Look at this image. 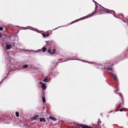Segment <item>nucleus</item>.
<instances>
[{
  "instance_id": "1",
  "label": "nucleus",
  "mask_w": 128,
  "mask_h": 128,
  "mask_svg": "<svg viewBox=\"0 0 128 128\" xmlns=\"http://www.w3.org/2000/svg\"><path fill=\"white\" fill-rule=\"evenodd\" d=\"M99 9H98V10L100 12L101 14L103 13L104 12H106L107 13H111L112 14H114L115 12L113 10H110L108 9L105 8L102 6H100L99 8Z\"/></svg>"
},
{
  "instance_id": "2",
  "label": "nucleus",
  "mask_w": 128,
  "mask_h": 128,
  "mask_svg": "<svg viewBox=\"0 0 128 128\" xmlns=\"http://www.w3.org/2000/svg\"><path fill=\"white\" fill-rule=\"evenodd\" d=\"M110 74L113 77V78H114L115 80L117 81L118 80L115 74L111 72H110Z\"/></svg>"
},
{
  "instance_id": "3",
  "label": "nucleus",
  "mask_w": 128,
  "mask_h": 128,
  "mask_svg": "<svg viewBox=\"0 0 128 128\" xmlns=\"http://www.w3.org/2000/svg\"><path fill=\"white\" fill-rule=\"evenodd\" d=\"M6 49L7 50H10L12 48V45L10 44H6Z\"/></svg>"
},
{
  "instance_id": "4",
  "label": "nucleus",
  "mask_w": 128,
  "mask_h": 128,
  "mask_svg": "<svg viewBox=\"0 0 128 128\" xmlns=\"http://www.w3.org/2000/svg\"><path fill=\"white\" fill-rule=\"evenodd\" d=\"M88 63L95 64L96 65V67H98L100 66L101 65V64H98L95 62H89Z\"/></svg>"
},
{
  "instance_id": "5",
  "label": "nucleus",
  "mask_w": 128,
  "mask_h": 128,
  "mask_svg": "<svg viewBox=\"0 0 128 128\" xmlns=\"http://www.w3.org/2000/svg\"><path fill=\"white\" fill-rule=\"evenodd\" d=\"M40 122H44L46 121L45 119L43 118H38Z\"/></svg>"
},
{
  "instance_id": "6",
  "label": "nucleus",
  "mask_w": 128,
  "mask_h": 128,
  "mask_svg": "<svg viewBox=\"0 0 128 128\" xmlns=\"http://www.w3.org/2000/svg\"><path fill=\"white\" fill-rule=\"evenodd\" d=\"M42 89L44 90L46 88V86L44 84L43 85H42Z\"/></svg>"
},
{
  "instance_id": "7",
  "label": "nucleus",
  "mask_w": 128,
  "mask_h": 128,
  "mask_svg": "<svg viewBox=\"0 0 128 128\" xmlns=\"http://www.w3.org/2000/svg\"><path fill=\"white\" fill-rule=\"evenodd\" d=\"M79 125L81 126L82 128H87L88 127V126H87L84 124H79Z\"/></svg>"
},
{
  "instance_id": "8",
  "label": "nucleus",
  "mask_w": 128,
  "mask_h": 128,
  "mask_svg": "<svg viewBox=\"0 0 128 128\" xmlns=\"http://www.w3.org/2000/svg\"><path fill=\"white\" fill-rule=\"evenodd\" d=\"M49 118L54 121H56L57 120L55 118L52 116H50Z\"/></svg>"
},
{
  "instance_id": "9",
  "label": "nucleus",
  "mask_w": 128,
  "mask_h": 128,
  "mask_svg": "<svg viewBox=\"0 0 128 128\" xmlns=\"http://www.w3.org/2000/svg\"><path fill=\"white\" fill-rule=\"evenodd\" d=\"M46 48L45 47H44L42 48V50L43 52H44L46 51Z\"/></svg>"
},
{
  "instance_id": "10",
  "label": "nucleus",
  "mask_w": 128,
  "mask_h": 128,
  "mask_svg": "<svg viewBox=\"0 0 128 128\" xmlns=\"http://www.w3.org/2000/svg\"><path fill=\"white\" fill-rule=\"evenodd\" d=\"M28 66V65L27 64H24L23 66L22 67L24 68H26Z\"/></svg>"
},
{
  "instance_id": "11",
  "label": "nucleus",
  "mask_w": 128,
  "mask_h": 128,
  "mask_svg": "<svg viewBox=\"0 0 128 128\" xmlns=\"http://www.w3.org/2000/svg\"><path fill=\"white\" fill-rule=\"evenodd\" d=\"M15 114H16V116L17 117H18L19 116V113L18 112H16V113H15Z\"/></svg>"
},
{
  "instance_id": "12",
  "label": "nucleus",
  "mask_w": 128,
  "mask_h": 128,
  "mask_svg": "<svg viewBox=\"0 0 128 128\" xmlns=\"http://www.w3.org/2000/svg\"><path fill=\"white\" fill-rule=\"evenodd\" d=\"M38 116H34L33 117V118L34 120H38Z\"/></svg>"
},
{
  "instance_id": "13",
  "label": "nucleus",
  "mask_w": 128,
  "mask_h": 128,
  "mask_svg": "<svg viewBox=\"0 0 128 128\" xmlns=\"http://www.w3.org/2000/svg\"><path fill=\"white\" fill-rule=\"evenodd\" d=\"M42 100L43 103H45L46 102V99L44 97H43L42 98Z\"/></svg>"
},
{
  "instance_id": "14",
  "label": "nucleus",
  "mask_w": 128,
  "mask_h": 128,
  "mask_svg": "<svg viewBox=\"0 0 128 128\" xmlns=\"http://www.w3.org/2000/svg\"><path fill=\"white\" fill-rule=\"evenodd\" d=\"M43 81L45 82H48V81L46 78L44 79L43 80Z\"/></svg>"
},
{
  "instance_id": "15",
  "label": "nucleus",
  "mask_w": 128,
  "mask_h": 128,
  "mask_svg": "<svg viewBox=\"0 0 128 128\" xmlns=\"http://www.w3.org/2000/svg\"><path fill=\"white\" fill-rule=\"evenodd\" d=\"M48 53H50L51 54H52V53L51 52V51L50 50H48Z\"/></svg>"
},
{
  "instance_id": "16",
  "label": "nucleus",
  "mask_w": 128,
  "mask_h": 128,
  "mask_svg": "<svg viewBox=\"0 0 128 128\" xmlns=\"http://www.w3.org/2000/svg\"><path fill=\"white\" fill-rule=\"evenodd\" d=\"M41 51V50L39 49L37 50H35V51H34V52H39L40 51Z\"/></svg>"
},
{
  "instance_id": "17",
  "label": "nucleus",
  "mask_w": 128,
  "mask_h": 128,
  "mask_svg": "<svg viewBox=\"0 0 128 128\" xmlns=\"http://www.w3.org/2000/svg\"><path fill=\"white\" fill-rule=\"evenodd\" d=\"M11 45H12V46H15V43L14 42H12L11 44H10Z\"/></svg>"
},
{
  "instance_id": "18",
  "label": "nucleus",
  "mask_w": 128,
  "mask_h": 128,
  "mask_svg": "<svg viewBox=\"0 0 128 128\" xmlns=\"http://www.w3.org/2000/svg\"><path fill=\"white\" fill-rule=\"evenodd\" d=\"M84 18V17L82 18H80L79 19H79H80V20H82V19H84V18ZM78 20V19L77 20H75L74 21V22H76V20Z\"/></svg>"
},
{
  "instance_id": "19",
  "label": "nucleus",
  "mask_w": 128,
  "mask_h": 128,
  "mask_svg": "<svg viewBox=\"0 0 128 128\" xmlns=\"http://www.w3.org/2000/svg\"><path fill=\"white\" fill-rule=\"evenodd\" d=\"M53 52H52V54L55 53L56 52V50L55 49H54L53 50Z\"/></svg>"
},
{
  "instance_id": "20",
  "label": "nucleus",
  "mask_w": 128,
  "mask_h": 128,
  "mask_svg": "<svg viewBox=\"0 0 128 128\" xmlns=\"http://www.w3.org/2000/svg\"><path fill=\"white\" fill-rule=\"evenodd\" d=\"M39 84H42V85H43V84H44V83L43 82H39Z\"/></svg>"
},
{
  "instance_id": "21",
  "label": "nucleus",
  "mask_w": 128,
  "mask_h": 128,
  "mask_svg": "<svg viewBox=\"0 0 128 128\" xmlns=\"http://www.w3.org/2000/svg\"><path fill=\"white\" fill-rule=\"evenodd\" d=\"M42 35L44 38H45L46 37V34H42Z\"/></svg>"
},
{
  "instance_id": "22",
  "label": "nucleus",
  "mask_w": 128,
  "mask_h": 128,
  "mask_svg": "<svg viewBox=\"0 0 128 128\" xmlns=\"http://www.w3.org/2000/svg\"><path fill=\"white\" fill-rule=\"evenodd\" d=\"M93 14H94V13L93 12L92 14H90V15H88V16H85V17H88V16H92L93 15Z\"/></svg>"
},
{
  "instance_id": "23",
  "label": "nucleus",
  "mask_w": 128,
  "mask_h": 128,
  "mask_svg": "<svg viewBox=\"0 0 128 128\" xmlns=\"http://www.w3.org/2000/svg\"><path fill=\"white\" fill-rule=\"evenodd\" d=\"M108 69L109 70L111 71H112V68H108Z\"/></svg>"
},
{
  "instance_id": "24",
  "label": "nucleus",
  "mask_w": 128,
  "mask_h": 128,
  "mask_svg": "<svg viewBox=\"0 0 128 128\" xmlns=\"http://www.w3.org/2000/svg\"><path fill=\"white\" fill-rule=\"evenodd\" d=\"M98 120H99V122H98V124L99 123H100L101 122V121H100V119L99 118L98 119Z\"/></svg>"
},
{
  "instance_id": "25",
  "label": "nucleus",
  "mask_w": 128,
  "mask_h": 128,
  "mask_svg": "<svg viewBox=\"0 0 128 128\" xmlns=\"http://www.w3.org/2000/svg\"><path fill=\"white\" fill-rule=\"evenodd\" d=\"M3 28L0 27V30H1V31L2 30H3Z\"/></svg>"
},
{
  "instance_id": "26",
  "label": "nucleus",
  "mask_w": 128,
  "mask_h": 128,
  "mask_svg": "<svg viewBox=\"0 0 128 128\" xmlns=\"http://www.w3.org/2000/svg\"><path fill=\"white\" fill-rule=\"evenodd\" d=\"M67 60H74V59H72V58H67Z\"/></svg>"
},
{
  "instance_id": "27",
  "label": "nucleus",
  "mask_w": 128,
  "mask_h": 128,
  "mask_svg": "<svg viewBox=\"0 0 128 128\" xmlns=\"http://www.w3.org/2000/svg\"><path fill=\"white\" fill-rule=\"evenodd\" d=\"M49 36V34H46V36Z\"/></svg>"
},
{
  "instance_id": "28",
  "label": "nucleus",
  "mask_w": 128,
  "mask_h": 128,
  "mask_svg": "<svg viewBox=\"0 0 128 128\" xmlns=\"http://www.w3.org/2000/svg\"><path fill=\"white\" fill-rule=\"evenodd\" d=\"M60 26H59L58 27V28H55V29H52V30H56V29H57L58 28H60Z\"/></svg>"
},
{
  "instance_id": "29",
  "label": "nucleus",
  "mask_w": 128,
  "mask_h": 128,
  "mask_svg": "<svg viewBox=\"0 0 128 128\" xmlns=\"http://www.w3.org/2000/svg\"><path fill=\"white\" fill-rule=\"evenodd\" d=\"M28 128H33L31 126H29Z\"/></svg>"
},
{
  "instance_id": "30",
  "label": "nucleus",
  "mask_w": 128,
  "mask_h": 128,
  "mask_svg": "<svg viewBox=\"0 0 128 128\" xmlns=\"http://www.w3.org/2000/svg\"><path fill=\"white\" fill-rule=\"evenodd\" d=\"M124 110H123L122 109H120V112H122V111H124Z\"/></svg>"
},
{
  "instance_id": "31",
  "label": "nucleus",
  "mask_w": 128,
  "mask_h": 128,
  "mask_svg": "<svg viewBox=\"0 0 128 128\" xmlns=\"http://www.w3.org/2000/svg\"><path fill=\"white\" fill-rule=\"evenodd\" d=\"M120 96H121V97H122V102H123L124 100H123V97H122V96L121 95H120Z\"/></svg>"
},
{
  "instance_id": "32",
  "label": "nucleus",
  "mask_w": 128,
  "mask_h": 128,
  "mask_svg": "<svg viewBox=\"0 0 128 128\" xmlns=\"http://www.w3.org/2000/svg\"><path fill=\"white\" fill-rule=\"evenodd\" d=\"M2 37V35L0 33V37L1 38Z\"/></svg>"
},
{
  "instance_id": "33",
  "label": "nucleus",
  "mask_w": 128,
  "mask_h": 128,
  "mask_svg": "<svg viewBox=\"0 0 128 128\" xmlns=\"http://www.w3.org/2000/svg\"><path fill=\"white\" fill-rule=\"evenodd\" d=\"M118 90L116 89L115 91V92H117L118 91Z\"/></svg>"
},
{
  "instance_id": "34",
  "label": "nucleus",
  "mask_w": 128,
  "mask_h": 128,
  "mask_svg": "<svg viewBox=\"0 0 128 128\" xmlns=\"http://www.w3.org/2000/svg\"><path fill=\"white\" fill-rule=\"evenodd\" d=\"M7 77V76L6 77H5L4 78V79H3V80H4V79H5V78H6Z\"/></svg>"
},
{
  "instance_id": "35",
  "label": "nucleus",
  "mask_w": 128,
  "mask_h": 128,
  "mask_svg": "<svg viewBox=\"0 0 128 128\" xmlns=\"http://www.w3.org/2000/svg\"><path fill=\"white\" fill-rule=\"evenodd\" d=\"M93 1L94 2H95L94 1V0H93Z\"/></svg>"
},
{
  "instance_id": "36",
  "label": "nucleus",
  "mask_w": 128,
  "mask_h": 128,
  "mask_svg": "<svg viewBox=\"0 0 128 128\" xmlns=\"http://www.w3.org/2000/svg\"><path fill=\"white\" fill-rule=\"evenodd\" d=\"M82 61H84V60H83Z\"/></svg>"
},
{
  "instance_id": "37",
  "label": "nucleus",
  "mask_w": 128,
  "mask_h": 128,
  "mask_svg": "<svg viewBox=\"0 0 128 128\" xmlns=\"http://www.w3.org/2000/svg\"><path fill=\"white\" fill-rule=\"evenodd\" d=\"M46 42L47 43L48 42Z\"/></svg>"
},
{
  "instance_id": "38",
  "label": "nucleus",
  "mask_w": 128,
  "mask_h": 128,
  "mask_svg": "<svg viewBox=\"0 0 128 128\" xmlns=\"http://www.w3.org/2000/svg\"><path fill=\"white\" fill-rule=\"evenodd\" d=\"M87 61H85V62H86Z\"/></svg>"
},
{
  "instance_id": "39",
  "label": "nucleus",
  "mask_w": 128,
  "mask_h": 128,
  "mask_svg": "<svg viewBox=\"0 0 128 128\" xmlns=\"http://www.w3.org/2000/svg\"><path fill=\"white\" fill-rule=\"evenodd\" d=\"M27 28H25V29H27Z\"/></svg>"
},
{
  "instance_id": "40",
  "label": "nucleus",
  "mask_w": 128,
  "mask_h": 128,
  "mask_svg": "<svg viewBox=\"0 0 128 128\" xmlns=\"http://www.w3.org/2000/svg\"><path fill=\"white\" fill-rule=\"evenodd\" d=\"M127 22H128V20H127Z\"/></svg>"
}]
</instances>
